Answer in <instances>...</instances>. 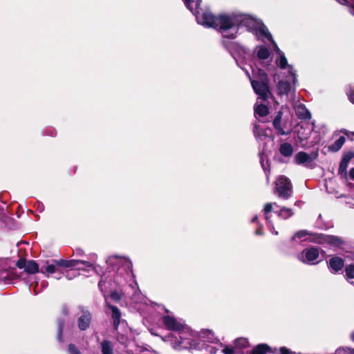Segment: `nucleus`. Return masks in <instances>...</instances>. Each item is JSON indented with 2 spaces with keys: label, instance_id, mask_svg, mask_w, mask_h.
<instances>
[{
  "label": "nucleus",
  "instance_id": "nucleus-1",
  "mask_svg": "<svg viewBox=\"0 0 354 354\" xmlns=\"http://www.w3.org/2000/svg\"><path fill=\"white\" fill-rule=\"evenodd\" d=\"M197 23L218 30L226 39L236 38L240 27H245L262 40L272 39L268 29L261 21L244 14L221 15L216 17L209 11H203L201 16H197Z\"/></svg>",
  "mask_w": 354,
  "mask_h": 354
},
{
  "label": "nucleus",
  "instance_id": "nucleus-56",
  "mask_svg": "<svg viewBox=\"0 0 354 354\" xmlns=\"http://www.w3.org/2000/svg\"><path fill=\"white\" fill-rule=\"evenodd\" d=\"M351 140H353V138H351V136H349V138H348Z\"/></svg>",
  "mask_w": 354,
  "mask_h": 354
},
{
  "label": "nucleus",
  "instance_id": "nucleus-23",
  "mask_svg": "<svg viewBox=\"0 0 354 354\" xmlns=\"http://www.w3.org/2000/svg\"><path fill=\"white\" fill-rule=\"evenodd\" d=\"M253 132L257 140H262L266 137V130L261 128L259 124H254Z\"/></svg>",
  "mask_w": 354,
  "mask_h": 354
},
{
  "label": "nucleus",
  "instance_id": "nucleus-22",
  "mask_svg": "<svg viewBox=\"0 0 354 354\" xmlns=\"http://www.w3.org/2000/svg\"><path fill=\"white\" fill-rule=\"evenodd\" d=\"M295 112L297 115L301 119L307 118L309 115L308 110L301 103L295 106Z\"/></svg>",
  "mask_w": 354,
  "mask_h": 354
},
{
  "label": "nucleus",
  "instance_id": "nucleus-36",
  "mask_svg": "<svg viewBox=\"0 0 354 354\" xmlns=\"http://www.w3.org/2000/svg\"><path fill=\"white\" fill-rule=\"evenodd\" d=\"M77 275V272L75 270H68L66 272L65 276L68 280H71Z\"/></svg>",
  "mask_w": 354,
  "mask_h": 354
},
{
  "label": "nucleus",
  "instance_id": "nucleus-12",
  "mask_svg": "<svg viewBox=\"0 0 354 354\" xmlns=\"http://www.w3.org/2000/svg\"><path fill=\"white\" fill-rule=\"evenodd\" d=\"M272 42L273 50L278 54L279 57L276 59V64L282 69L287 68L288 71V67H291L292 69V66L291 65L288 64L287 59L284 55V53L281 51V50L277 46V44L273 41L272 38L270 40Z\"/></svg>",
  "mask_w": 354,
  "mask_h": 354
},
{
  "label": "nucleus",
  "instance_id": "nucleus-38",
  "mask_svg": "<svg viewBox=\"0 0 354 354\" xmlns=\"http://www.w3.org/2000/svg\"><path fill=\"white\" fill-rule=\"evenodd\" d=\"M280 354H296L295 353L291 351L290 349L287 348L285 346L281 347L279 349Z\"/></svg>",
  "mask_w": 354,
  "mask_h": 354
},
{
  "label": "nucleus",
  "instance_id": "nucleus-19",
  "mask_svg": "<svg viewBox=\"0 0 354 354\" xmlns=\"http://www.w3.org/2000/svg\"><path fill=\"white\" fill-rule=\"evenodd\" d=\"M109 308L111 310V317L113 320V326L115 329L118 328L121 318V313L118 307L111 305L109 304H106Z\"/></svg>",
  "mask_w": 354,
  "mask_h": 354
},
{
  "label": "nucleus",
  "instance_id": "nucleus-26",
  "mask_svg": "<svg viewBox=\"0 0 354 354\" xmlns=\"http://www.w3.org/2000/svg\"><path fill=\"white\" fill-rule=\"evenodd\" d=\"M270 51L265 46H260L257 48V55L258 58L261 60H264L268 59L270 57Z\"/></svg>",
  "mask_w": 354,
  "mask_h": 354
},
{
  "label": "nucleus",
  "instance_id": "nucleus-18",
  "mask_svg": "<svg viewBox=\"0 0 354 354\" xmlns=\"http://www.w3.org/2000/svg\"><path fill=\"white\" fill-rule=\"evenodd\" d=\"M279 151L285 158H290L294 153V147L289 142H283L279 145Z\"/></svg>",
  "mask_w": 354,
  "mask_h": 354
},
{
  "label": "nucleus",
  "instance_id": "nucleus-48",
  "mask_svg": "<svg viewBox=\"0 0 354 354\" xmlns=\"http://www.w3.org/2000/svg\"><path fill=\"white\" fill-rule=\"evenodd\" d=\"M257 220H258V216H254L252 218L251 222H252V223H254V222L257 221Z\"/></svg>",
  "mask_w": 354,
  "mask_h": 354
},
{
  "label": "nucleus",
  "instance_id": "nucleus-33",
  "mask_svg": "<svg viewBox=\"0 0 354 354\" xmlns=\"http://www.w3.org/2000/svg\"><path fill=\"white\" fill-rule=\"evenodd\" d=\"M68 351L69 354H82L73 344H70L68 345Z\"/></svg>",
  "mask_w": 354,
  "mask_h": 354
},
{
  "label": "nucleus",
  "instance_id": "nucleus-2",
  "mask_svg": "<svg viewBox=\"0 0 354 354\" xmlns=\"http://www.w3.org/2000/svg\"><path fill=\"white\" fill-rule=\"evenodd\" d=\"M110 261L118 267L115 282L118 284H122L123 281L127 283L124 288V298L129 299L133 304L143 303L145 299L135 280L131 261L127 258L115 257Z\"/></svg>",
  "mask_w": 354,
  "mask_h": 354
},
{
  "label": "nucleus",
  "instance_id": "nucleus-35",
  "mask_svg": "<svg viewBox=\"0 0 354 354\" xmlns=\"http://www.w3.org/2000/svg\"><path fill=\"white\" fill-rule=\"evenodd\" d=\"M222 352L225 354H236L237 353V351L234 348H232V347H228V346H225Z\"/></svg>",
  "mask_w": 354,
  "mask_h": 354
},
{
  "label": "nucleus",
  "instance_id": "nucleus-44",
  "mask_svg": "<svg viewBox=\"0 0 354 354\" xmlns=\"http://www.w3.org/2000/svg\"><path fill=\"white\" fill-rule=\"evenodd\" d=\"M349 100L353 104H354V93L350 95Z\"/></svg>",
  "mask_w": 354,
  "mask_h": 354
},
{
  "label": "nucleus",
  "instance_id": "nucleus-49",
  "mask_svg": "<svg viewBox=\"0 0 354 354\" xmlns=\"http://www.w3.org/2000/svg\"><path fill=\"white\" fill-rule=\"evenodd\" d=\"M310 236H311V241H314V239H315V238L316 236V234H313V233H311Z\"/></svg>",
  "mask_w": 354,
  "mask_h": 354
},
{
  "label": "nucleus",
  "instance_id": "nucleus-57",
  "mask_svg": "<svg viewBox=\"0 0 354 354\" xmlns=\"http://www.w3.org/2000/svg\"><path fill=\"white\" fill-rule=\"evenodd\" d=\"M351 186H353V187H354V185H352V184H351Z\"/></svg>",
  "mask_w": 354,
  "mask_h": 354
},
{
  "label": "nucleus",
  "instance_id": "nucleus-6",
  "mask_svg": "<svg viewBox=\"0 0 354 354\" xmlns=\"http://www.w3.org/2000/svg\"><path fill=\"white\" fill-rule=\"evenodd\" d=\"M245 74L250 80L254 91L262 100H266L270 95L268 86V77L266 73L262 69H258L257 73H254V79H252L248 71L245 70Z\"/></svg>",
  "mask_w": 354,
  "mask_h": 354
},
{
  "label": "nucleus",
  "instance_id": "nucleus-58",
  "mask_svg": "<svg viewBox=\"0 0 354 354\" xmlns=\"http://www.w3.org/2000/svg\"><path fill=\"white\" fill-rule=\"evenodd\" d=\"M351 283H352V284H354V282H353V281H352V282H351Z\"/></svg>",
  "mask_w": 354,
  "mask_h": 354
},
{
  "label": "nucleus",
  "instance_id": "nucleus-20",
  "mask_svg": "<svg viewBox=\"0 0 354 354\" xmlns=\"http://www.w3.org/2000/svg\"><path fill=\"white\" fill-rule=\"evenodd\" d=\"M346 142L344 136H340L337 140H335L332 145L328 146V151L332 152H337L341 149Z\"/></svg>",
  "mask_w": 354,
  "mask_h": 354
},
{
  "label": "nucleus",
  "instance_id": "nucleus-43",
  "mask_svg": "<svg viewBox=\"0 0 354 354\" xmlns=\"http://www.w3.org/2000/svg\"><path fill=\"white\" fill-rule=\"evenodd\" d=\"M348 7H349V10H348L349 13L351 15H352L353 16H354V6H350Z\"/></svg>",
  "mask_w": 354,
  "mask_h": 354
},
{
  "label": "nucleus",
  "instance_id": "nucleus-29",
  "mask_svg": "<svg viewBox=\"0 0 354 354\" xmlns=\"http://www.w3.org/2000/svg\"><path fill=\"white\" fill-rule=\"evenodd\" d=\"M234 345H235V348L236 350L239 348H247L249 345V342L247 339L241 337V338H237L234 341Z\"/></svg>",
  "mask_w": 354,
  "mask_h": 354
},
{
  "label": "nucleus",
  "instance_id": "nucleus-40",
  "mask_svg": "<svg viewBox=\"0 0 354 354\" xmlns=\"http://www.w3.org/2000/svg\"><path fill=\"white\" fill-rule=\"evenodd\" d=\"M340 132L344 133L348 138H349V136H354V131H349L345 129H341Z\"/></svg>",
  "mask_w": 354,
  "mask_h": 354
},
{
  "label": "nucleus",
  "instance_id": "nucleus-24",
  "mask_svg": "<svg viewBox=\"0 0 354 354\" xmlns=\"http://www.w3.org/2000/svg\"><path fill=\"white\" fill-rule=\"evenodd\" d=\"M25 271L28 274H35L39 272V266L36 261L33 260L28 261L25 268Z\"/></svg>",
  "mask_w": 354,
  "mask_h": 354
},
{
  "label": "nucleus",
  "instance_id": "nucleus-21",
  "mask_svg": "<svg viewBox=\"0 0 354 354\" xmlns=\"http://www.w3.org/2000/svg\"><path fill=\"white\" fill-rule=\"evenodd\" d=\"M201 337L211 343H217L219 340L211 330L204 329L201 331Z\"/></svg>",
  "mask_w": 354,
  "mask_h": 354
},
{
  "label": "nucleus",
  "instance_id": "nucleus-30",
  "mask_svg": "<svg viewBox=\"0 0 354 354\" xmlns=\"http://www.w3.org/2000/svg\"><path fill=\"white\" fill-rule=\"evenodd\" d=\"M55 271L56 268L53 264H48L46 266H41L40 268V272L44 274H53L55 273Z\"/></svg>",
  "mask_w": 354,
  "mask_h": 354
},
{
  "label": "nucleus",
  "instance_id": "nucleus-15",
  "mask_svg": "<svg viewBox=\"0 0 354 354\" xmlns=\"http://www.w3.org/2000/svg\"><path fill=\"white\" fill-rule=\"evenodd\" d=\"M187 8L192 12L196 17L197 20V16H201L202 12H200V6L201 0H183Z\"/></svg>",
  "mask_w": 354,
  "mask_h": 354
},
{
  "label": "nucleus",
  "instance_id": "nucleus-39",
  "mask_svg": "<svg viewBox=\"0 0 354 354\" xmlns=\"http://www.w3.org/2000/svg\"><path fill=\"white\" fill-rule=\"evenodd\" d=\"M223 45L225 46V48L229 50V52H230L232 55H233V54H232V51H231V46H234V45H235V44H234V43H232V42H227V41H224V40H223Z\"/></svg>",
  "mask_w": 354,
  "mask_h": 354
},
{
  "label": "nucleus",
  "instance_id": "nucleus-14",
  "mask_svg": "<svg viewBox=\"0 0 354 354\" xmlns=\"http://www.w3.org/2000/svg\"><path fill=\"white\" fill-rule=\"evenodd\" d=\"M282 113L278 112L273 120V127L277 131L278 134L287 136L290 133V129H286L284 125L281 124Z\"/></svg>",
  "mask_w": 354,
  "mask_h": 354
},
{
  "label": "nucleus",
  "instance_id": "nucleus-52",
  "mask_svg": "<svg viewBox=\"0 0 354 354\" xmlns=\"http://www.w3.org/2000/svg\"><path fill=\"white\" fill-rule=\"evenodd\" d=\"M279 162H283V163H284V162H287V160H283V159H280V160H279Z\"/></svg>",
  "mask_w": 354,
  "mask_h": 354
},
{
  "label": "nucleus",
  "instance_id": "nucleus-11",
  "mask_svg": "<svg viewBox=\"0 0 354 354\" xmlns=\"http://www.w3.org/2000/svg\"><path fill=\"white\" fill-rule=\"evenodd\" d=\"M344 259L338 256H333L327 261L328 267L333 273L342 271L344 267Z\"/></svg>",
  "mask_w": 354,
  "mask_h": 354
},
{
  "label": "nucleus",
  "instance_id": "nucleus-7",
  "mask_svg": "<svg viewBox=\"0 0 354 354\" xmlns=\"http://www.w3.org/2000/svg\"><path fill=\"white\" fill-rule=\"evenodd\" d=\"M353 158H354V151L348 150L343 153L339 162L338 174L346 180L348 179V176H349L350 178L354 180V167L350 169L348 174L347 172L348 163Z\"/></svg>",
  "mask_w": 354,
  "mask_h": 354
},
{
  "label": "nucleus",
  "instance_id": "nucleus-47",
  "mask_svg": "<svg viewBox=\"0 0 354 354\" xmlns=\"http://www.w3.org/2000/svg\"><path fill=\"white\" fill-rule=\"evenodd\" d=\"M297 136H298V138H299L301 141H302V140H304V138L301 137V133H300V131H298Z\"/></svg>",
  "mask_w": 354,
  "mask_h": 354
},
{
  "label": "nucleus",
  "instance_id": "nucleus-53",
  "mask_svg": "<svg viewBox=\"0 0 354 354\" xmlns=\"http://www.w3.org/2000/svg\"><path fill=\"white\" fill-rule=\"evenodd\" d=\"M314 129V123L311 122V131Z\"/></svg>",
  "mask_w": 354,
  "mask_h": 354
},
{
  "label": "nucleus",
  "instance_id": "nucleus-9",
  "mask_svg": "<svg viewBox=\"0 0 354 354\" xmlns=\"http://www.w3.org/2000/svg\"><path fill=\"white\" fill-rule=\"evenodd\" d=\"M296 74L295 71L290 66L288 67V75L285 80H281L277 85L278 93L279 95H287L291 90L292 86L295 84Z\"/></svg>",
  "mask_w": 354,
  "mask_h": 354
},
{
  "label": "nucleus",
  "instance_id": "nucleus-34",
  "mask_svg": "<svg viewBox=\"0 0 354 354\" xmlns=\"http://www.w3.org/2000/svg\"><path fill=\"white\" fill-rule=\"evenodd\" d=\"M319 257V250L317 248L311 247V263Z\"/></svg>",
  "mask_w": 354,
  "mask_h": 354
},
{
  "label": "nucleus",
  "instance_id": "nucleus-10",
  "mask_svg": "<svg viewBox=\"0 0 354 354\" xmlns=\"http://www.w3.org/2000/svg\"><path fill=\"white\" fill-rule=\"evenodd\" d=\"M55 263L57 266L64 267V268H72V267H77L78 270H88L86 268H91L95 270V268L94 266L93 263L88 261H82V260H57L55 261Z\"/></svg>",
  "mask_w": 354,
  "mask_h": 354
},
{
  "label": "nucleus",
  "instance_id": "nucleus-3",
  "mask_svg": "<svg viewBox=\"0 0 354 354\" xmlns=\"http://www.w3.org/2000/svg\"><path fill=\"white\" fill-rule=\"evenodd\" d=\"M165 327L171 331L177 332L179 339L175 337L171 340V346L175 350L187 349L192 347L191 339L193 331L181 318H177L171 315H163L161 318Z\"/></svg>",
  "mask_w": 354,
  "mask_h": 354
},
{
  "label": "nucleus",
  "instance_id": "nucleus-17",
  "mask_svg": "<svg viewBox=\"0 0 354 354\" xmlns=\"http://www.w3.org/2000/svg\"><path fill=\"white\" fill-rule=\"evenodd\" d=\"M326 241L329 245L337 248L341 250H345L344 245L346 242L341 237L330 235L327 236Z\"/></svg>",
  "mask_w": 354,
  "mask_h": 354
},
{
  "label": "nucleus",
  "instance_id": "nucleus-5",
  "mask_svg": "<svg viewBox=\"0 0 354 354\" xmlns=\"http://www.w3.org/2000/svg\"><path fill=\"white\" fill-rule=\"evenodd\" d=\"M272 212H273L282 219L289 218L294 214V212L290 208H287L285 207L279 208V206L276 203H268L264 205L263 212L266 221L267 226L272 234L277 235L278 232L274 230L273 223L270 220Z\"/></svg>",
  "mask_w": 354,
  "mask_h": 354
},
{
  "label": "nucleus",
  "instance_id": "nucleus-16",
  "mask_svg": "<svg viewBox=\"0 0 354 354\" xmlns=\"http://www.w3.org/2000/svg\"><path fill=\"white\" fill-rule=\"evenodd\" d=\"M294 160L295 164L302 165L306 167L310 166V155L304 151H299L295 156Z\"/></svg>",
  "mask_w": 354,
  "mask_h": 354
},
{
  "label": "nucleus",
  "instance_id": "nucleus-41",
  "mask_svg": "<svg viewBox=\"0 0 354 354\" xmlns=\"http://www.w3.org/2000/svg\"><path fill=\"white\" fill-rule=\"evenodd\" d=\"M260 162H261V167L263 169L264 171L266 173H267L266 172L267 168L266 167V164L264 162V159H263V157L262 155H261V156H260ZM266 176H268V174H266ZM267 178L268 179V176H267Z\"/></svg>",
  "mask_w": 354,
  "mask_h": 354
},
{
  "label": "nucleus",
  "instance_id": "nucleus-55",
  "mask_svg": "<svg viewBox=\"0 0 354 354\" xmlns=\"http://www.w3.org/2000/svg\"><path fill=\"white\" fill-rule=\"evenodd\" d=\"M242 50H243V52L244 53H246V50H245V49L242 48Z\"/></svg>",
  "mask_w": 354,
  "mask_h": 354
},
{
  "label": "nucleus",
  "instance_id": "nucleus-51",
  "mask_svg": "<svg viewBox=\"0 0 354 354\" xmlns=\"http://www.w3.org/2000/svg\"><path fill=\"white\" fill-rule=\"evenodd\" d=\"M351 339L354 342V331L351 335Z\"/></svg>",
  "mask_w": 354,
  "mask_h": 354
},
{
  "label": "nucleus",
  "instance_id": "nucleus-27",
  "mask_svg": "<svg viewBox=\"0 0 354 354\" xmlns=\"http://www.w3.org/2000/svg\"><path fill=\"white\" fill-rule=\"evenodd\" d=\"M101 349L102 354H113V346L110 341H102L101 343Z\"/></svg>",
  "mask_w": 354,
  "mask_h": 354
},
{
  "label": "nucleus",
  "instance_id": "nucleus-42",
  "mask_svg": "<svg viewBox=\"0 0 354 354\" xmlns=\"http://www.w3.org/2000/svg\"><path fill=\"white\" fill-rule=\"evenodd\" d=\"M255 234L257 235H263V232L262 225H260L259 227L255 230Z\"/></svg>",
  "mask_w": 354,
  "mask_h": 354
},
{
  "label": "nucleus",
  "instance_id": "nucleus-31",
  "mask_svg": "<svg viewBox=\"0 0 354 354\" xmlns=\"http://www.w3.org/2000/svg\"><path fill=\"white\" fill-rule=\"evenodd\" d=\"M64 321L62 319L58 320V331H57V339L59 342H62L64 341L62 337V331L64 328Z\"/></svg>",
  "mask_w": 354,
  "mask_h": 354
},
{
  "label": "nucleus",
  "instance_id": "nucleus-28",
  "mask_svg": "<svg viewBox=\"0 0 354 354\" xmlns=\"http://www.w3.org/2000/svg\"><path fill=\"white\" fill-rule=\"evenodd\" d=\"M345 277L347 279H354V263L346 265L344 269Z\"/></svg>",
  "mask_w": 354,
  "mask_h": 354
},
{
  "label": "nucleus",
  "instance_id": "nucleus-54",
  "mask_svg": "<svg viewBox=\"0 0 354 354\" xmlns=\"http://www.w3.org/2000/svg\"><path fill=\"white\" fill-rule=\"evenodd\" d=\"M64 313L65 315H67V313H68V312H67L66 308L64 309Z\"/></svg>",
  "mask_w": 354,
  "mask_h": 354
},
{
  "label": "nucleus",
  "instance_id": "nucleus-37",
  "mask_svg": "<svg viewBox=\"0 0 354 354\" xmlns=\"http://www.w3.org/2000/svg\"><path fill=\"white\" fill-rule=\"evenodd\" d=\"M27 261H26V260H24V259H19V261H17V266L19 268H26V263H27Z\"/></svg>",
  "mask_w": 354,
  "mask_h": 354
},
{
  "label": "nucleus",
  "instance_id": "nucleus-46",
  "mask_svg": "<svg viewBox=\"0 0 354 354\" xmlns=\"http://www.w3.org/2000/svg\"><path fill=\"white\" fill-rule=\"evenodd\" d=\"M76 253L77 255H82L83 254V251L81 250V249H77L76 250Z\"/></svg>",
  "mask_w": 354,
  "mask_h": 354
},
{
  "label": "nucleus",
  "instance_id": "nucleus-4",
  "mask_svg": "<svg viewBox=\"0 0 354 354\" xmlns=\"http://www.w3.org/2000/svg\"><path fill=\"white\" fill-rule=\"evenodd\" d=\"M290 247L295 251L297 259L301 262L310 263V232L307 230H299L295 233L290 240Z\"/></svg>",
  "mask_w": 354,
  "mask_h": 354
},
{
  "label": "nucleus",
  "instance_id": "nucleus-45",
  "mask_svg": "<svg viewBox=\"0 0 354 354\" xmlns=\"http://www.w3.org/2000/svg\"><path fill=\"white\" fill-rule=\"evenodd\" d=\"M104 284V281L102 280H100L98 283V286L100 288L101 290H102V286Z\"/></svg>",
  "mask_w": 354,
  "mask_h": 354
},
{
  "label": "nucleus",
  "instance_id": "nucleus-25",
  "mask_svg": "<svg viewBox=\"0 0 354 354\" xmlns=\"http://www.w3.org/2000/svg\"><path fill=\"white\" fill-rule=\"evenodd\" d=\"M269 110L264 104H258L254 106V115L256 117H263L268 114Z\"/></svg>",
  "mask_w": 354,
  "mask_h": 354
},
{
  "label": "nucleus",
  "instance_id": "nucleus-13",
  "mask_svg": "<svg viewBox=\"0 0 354 354\" xmlns=\"http://www.w3.org/2000/svg\"><path fill=\"white\" fill-rule=\"evenodd\" d=\"M92 319L91 314L88 310H82V315L77 320L78 327L81 330H85L89 328Z\"/></svg>",
  "mask_w": 354,
  "mask_h": 354
},
{
  "label": "nucleus",
  "instance_id": "nucleus-32",
  "mask_svg": "<svg viewBox=\"0 0 354 354\" xmlns=\"http://www.w3.org/2000/svg\"><path fill=\"white\" fill-rule=\"evenodd\" d=\"M124 295H125L124 294V291L122 292V294H120L117 291H113L111 292L110 297L113 301H118L120 299H121L123 297H124Z\"/></svg>",
  "mask_w": 354,
  "mask_h": 354
},
{
  "label": "nucleus",
  "instance_id": "nucleus-8",
  "mask_svg": "<svg viewBox=\"0 0 354 354\" xmlns=\"http://www.w3.org/2000/svg\"><path fill=\"white\" fill-rule=\"evenodd\" d=\"M274 192L282 198H288L292 193V184L288 178L284 176L278 177L275 181Z\"/></svg>",
  "mask_w": 354,
  "mask_h": 354
},
{
  "label": "nucleus",
  "instance_id": "nucleus-50",
  "mask_svg": "<svg viewBox=\"0 0 354 354\" xmlns=\"http://www.w3.org/2000/svg\"><path fill=\"white\" fill-rule=\"evenodd\" d=\"M216 350L214 348H211L210 353H216Z\"/></svg>",
  "mask_w": 354,
  "mask_h": 354
}]
</instances>
